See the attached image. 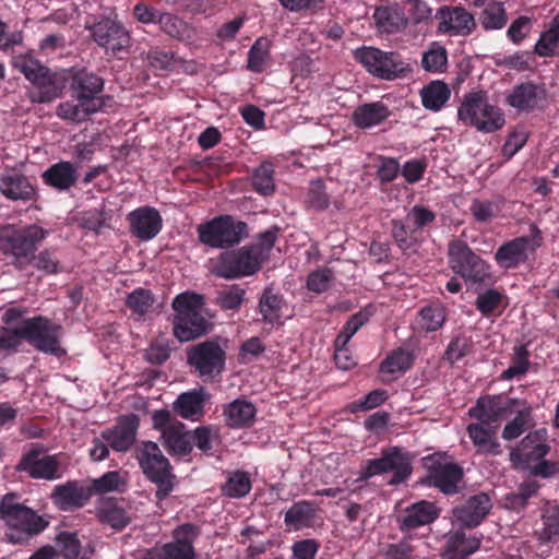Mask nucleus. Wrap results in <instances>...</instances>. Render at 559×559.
<instances>
[{
	"mask_svg": "<svg viewBox=\"0 0 559 559\" xmlns=\"http://www.w3.org/2000/svg\"><path fill=\"white\" fill-rule=\"evenodd\" d=\"M62 326L45 316H35L21 321L19 326L0 328V350L17 352L22 342L34 349L58 358L66 355L61 346Z\"/></svg>",
	"mask_w": 559,
	"mask_h": 559,
	"instance_id": "f257e3e1",
	"label": "nucleus"
},
{
	"mask_svg": "<svg viewBox=\"0 0 559 559\" xmlns=\"http://www.w3.org/2000/svg\"><path fill=\"white\" fill-rule=\"evenodd\" d=\"M0 519L7 526L4 540L13 545L28 543L49 525V522L36 511L20 503L15 493H7L2 497Z\"/></svg>",
	"mask_w": 559,
	"mask_h": 559,
	"instance_id": "f03ea898",
	"label": "nucleus"
},
{
	"mask_svg": "<svg viewBox=\"0 0 559 559\" xmlns=\"http://www.w3.org/2000/svg\"><path fill=\"white\" fill-rule=\"evenodd\" d=\"M203 305V296L195 293L185 292L174 298L173 333L178 341L189 342L212 330V323L202 312Z\"/></svg>",
	"mask_w": 559,
	"mask_h": 559,
	"instance_id": "7ed1b4c3",
	"label": "nucleus"
},
{
	"mask_svg": "<svg viewBox=\"0 0 559 559\" xmlns=\"http://www.w3.org/2000/svg\"><path fill=\"white\" fill-rule=\"evenodd\" d=\"M457 118L464 126L483 133H493L506 123L501 109L489 102L487 92L483 90L471 91L464 95L457 109Z\"/></svg>",
	"mask_w": 559,
	"mask_h": 559,
	"instance_id": "20e7f679",
	"label": "nucleus"
},
{
	"mask_svg": "<svg viewBox=\"0 0 559 559\" xmlns=\"http://www.w3.org/2000/svg\"><path fill=\"white\" fill-rule=\"evenodd\" d=\"M135 459L144 476L156 486V499H166L174 490L177 477L159 445L153 441H142L135 449Z\"/></svg>",
	"mask_w": 559,
	"mask_h": 559,
	"instance_id": "39448f33",
	"label": "nucleus"
},
{
	"mask_svg": "<svg viewBox=\"0 0 559 559\" xmlns=\"http://www.w3.org/2000/svg\"><path fill=\"white\" fill-rule=\"evenodd\" d=\"M13 66L32 83L33 90L29 92L32 103L48 104L61 96L63 84L58 73L44 66L32 53L17 56Z\"/></svg>",
	"mask_w": 559,
	"mask_h": 559,
	"instance_id": "423d86ee",
	"label": "nucleus"
},
{
	"mask_svg": "<svg viewBox=\"0 0 559 559\" xmlns=\"http://www.w3.org/2000/svg\"><path fill=\"white\" fill-rule=\"evenodd\" d=\"M414 455L401 447L382 449L381 456L365 461L360 479L367 480L373 476L392 473L390 485L396 486L405 483L413 473Z\"/></svg>",
	"mask_w": 559,
	"mask_h": 559,
	"instance_id": "0eeeda50",
	"label": "nucleus"
},
{
	"mask_svg": "<svg viewBox=\"0 0 559 559\" xmlns=\"http://www.w3.org/2000/svg\"><path fill=\"white\" fill-rule=\"evenodd\" d=\"M451 270L466 283L488 285L492 282L491 266L461 239H453L448 250Z\"/></svg>",
	"mask_w": 559,
	"mask_h": 559,
	"instance_id": "6e6552de",
	"label": "nucleus"
},
{
	"mask_svg": "<svg viewBox=\"0 0 559 559\" xmlns=\"http://www.w3.org/2000/svg\"><path fill=\"white\" fill-rule=\"evenodd\" d=\"M200 243L214 249H228L238 245L248 234L245 222L231 215H218L197 226Z\"/></svg>",
	"mask_w": 559,
	"mask_h": 559,
	"instance_id": "1a4fd4ad",
	"label": "nucleus"
},
{
	"mask_svg": "<svg viewBox=\"0 0 559 559\" xmlns=\"http://www.w3.org/2000/svg\"><path fill=\"white\" fill-rule=\"evenodd\" d=\"M187 365L204 383L213 382L226 365V352L216 340H205L186 349Z\"/></svg>",
	"mask_w": 559,
	"mask_h": 559,
	"instance_id": "9d476101",
	"label": "nucleus"
},
{
	"mask_svg": "<svg viewBox=\"0 0 559 559\" xmlns=\"http://www.w3.org/2000/svg\"><path fill=\"white\" fill-rule=\"evenodd\" d=\"M48 231L38 225H28L23 228H1V245L4 254L14 258V264L23 269L31 264V258L38 245L46 238Z\"/></svg>",
	"mask_w": 559,
	"mask_h": 559,
	"instance_id": "9b49d317",
	"label": "nucleus"
},
{
	"mask_svg": "<svg viewBox=\"0 0 559 559\" xmlns=\"http://www.w3.org/2000/svg\"><path fill=\"white\" fill-rule=\"evenodd\" d=\"M354 58L368 73L381 80L391 81L411 72L409 64L396 51H384L372 46H362L354 51Z\"/></svg>",
	"mask_w": 559,
	"mask_h": 559,
	"instance_id": "f8f14e48",
	"label": "nucleus"
},
{
	"mask_svg": "<svg viewBox=\"0 0 559 559\" xmlns=\"http://www.w3.org/2000/svg\"><path fill=\"white\" fill-rule=\"evenodd\" d=\"M84 27L90 32L93 41L107 55L117 56L130 46V33L117 15L100 16L93 22L86 21Z\"/></svg>",
	"mask_w": 559,
	"mask_h": 559,
	"instance_id": "ddd939ff",
	"label": "nucleus"
},
{
	"mask_svg": "<svg viewBox=\"0 0 559 559\" xmlns=\"http://www.w3.org/2000/svg\"><path fill=\"white\" fill-rule=\"evenodd\" d=\"M153 428L160 432L162 444L173 456H187L192 451L191 436L186 426L176 419L168 409L155 411L152 415Z\"/></svg>",
	"mask_w": 559,
	"mask_h": 559,
	"instance_id": "4468645a",
	"label": "nucleus"
},
{
	"mask_svg": "<svg viewBox=\"0 0 559 559\" xmlns=\"http://www.w3.org/2000/svg\"><path fill=\"white\" fill-rule=\"evenodd\" d=\"M262 262L248 246L222 252L213 265L217 277L234 280L250 276L260 271Z\"/></svg>",
	"mask_w": 559,
	"mask_h": 559,
	"instance_id": "2eb2a0df",
	"label": "nucleus"
},
{
	"mask_svg": "<svg viewBox=\"0 0 559 559\" xmlns=\"http://www.w3.org/2000/svg\"><path fill=\"white\" fill-rule=\"evenodd\" d=\"M46 451L40 443L32 444L31 449L22 454L16 469L33 479H59L62 476L60 454L50 455L46 454Z\"/></svg>",
	"mask_w": 559,
	"mask_h": 559,
	"instance_id": "dca6fc26",
	"label": "nucleus"
},
{
	"mask_svg": "<svg viewBox=\"0 0 559 559\" xmlns=\"http://www.w3.org/2000/svg\"><path fill=\"white\" fill-rule=\"evenodd\" d=\"M531 237L521 236L503 242L495 252L496 263L504 270H513L524 264L528 259V251H535L543 245L539 228L531 225Z\"/></svg>",
	"mask_w": 559,
	"mask_h": 559,
	"instance_id": "f3484780",
	"label": "nucleus"
},
{
	"mask_svg": "<svg viewBox=\"0 0 559 559\" xmlns=\"http://www.w3.org/2000/svg\"><path fill=\"white\" fill-rule=\"evenodd\" d=\"M437 31L449 36H468L477 27L474 15L462 5H442L435 15Z\"/></svg>",
	"mask_w": 559,
	"mask_h": 559,
	"instance_id": "a211bd4d",
	"label": "nucleus"
},
{
	"mask_svg": "<svg viewBox=\"0 0 559 559\" xmlns=\"http://www.w3.org/2000/svg\"><path fill=\"white\" fill-rule=\"evenodd\" d=\"M515 405H520V400L501 394L487 395L477 400L476 405L469 409V416L499 426L502 419L511 415Z\"/></svg>",
	"mask_w": 559,
	"mask_h": 559,
	"instance_id": "6ab92c4d",
	"label": "nucleus"
},
{
	"mask_svg": "<svg viewBox=\"0 0 559 559\" xmlns=\"http://www.w3.org/2000/svg\"><path fill=\"white\" fill-rule=\"evenodd\" d=\"M92 497V488L80 480H68L55 486L50 495L52 503L61 511L83 508Z\"/></svg>",
	"mask_w": 559,
	"mask_h": 559,
	"instance_id": "aec40b11",
	"label": "nucleus"
},
{
	"mask_svg": "<svg viewBox=\"0 0 559 559\" xmlns=\"http://www.w3.org/2000/svg\"><path fill=\"white\" fill-rule=\"evenodd\" d=\"M140 419L131 414L119 417L117 424L100 432V437L116 452H127L136 439Z\"/></svg>",
	"mask_w": 559,
	"mask_h": 559,
	"instance_id": "412c9836",
	"label": "nucleus"
},
{
	"mask_svg": "<svg viewBox=\"0 0 559 559\" xmlns=\"http://www.w3.org/2000/svg\"><path fill=\"white\" fill-rule=\"evenodd\" d=\"M103 90V78L86 69L76 71L72 76L71 91L79 102H85L100 109L104 106V99L100 96Z\"/></svg>",
	"mask_w": 559,
	"mask_h": 559,
	"instance_id": "4be33fe9",
	"label": "nucleus"
},
{
	"mask_svg": "<svg viewBox=\"0 0 559 559\" xmlns=\"http://www.w3.org/2000/svg\"><path fill=\"white\" fill-rule=\"evenodd\" d=\"M130 231L140 240L147 241L155 238L163 227L159 212L152 206H141L127 216Z\"/></svg>",
	"mask_w": 559,
	"mask_h": 559,
	"instance_id": "5701e85b",
	"label": "nucleus"
},
{
	"mask_svg": "<svg viewBox=\"0 0 559 559\" xmlns=\"http://www.w3.org/2000/svg\"><path fill=\"white\" fill-rule=\"evenodd\" d=\"M491 500L485 492L469 497L464 503L453 509V516L463 526L472 528L478 526L491 509Z\"/></svg>",
	"mask_w": 559,
	"mask_h": 559,
	"instance_id": "b1692460",
	"label": "nucleus"
},
{
	"mask_svg": "<svg viewBox=\"0 0 559 559\" xmlns=\"http://www.w3.org/2000/svg\"><path fill=\"white\" fill-rule=\"evenodd\" d=\"M464 476L463 468L453 462L433 463L428 469L429 484L438 488L444 495L459 492L460 483Z\"/></svg>",
	"mask_w": 559,
	"mask_h": 559,
	"instance_id": "393cba45",
	"label": "nucleus"
},
{
	"mask_svg": "<svg viewBox=\"0 0 559 559\" xmlns=\"http://www.w3.org/2000/svg\"><path fill=\"white\" fill-rule=\"evenodd\" d=\"M546 96V90L542 85L527 81L513 87L507 96V104L519 111L531 112L539 108Z\"/></svg>",
	"mask_w": 559,
	"mask_h": 559,
	"instance_id": "a878e982",
	"label": "nucleus"
},
{
	"mask_svg": "<svg viewBox=\"0 0 559 559\" xmlns=\"http://www.w3.org/2000/svg\"><path fill=\"white\" fill-rule=\"evenodd\" d=\"M372 19L380 34H396L408 24L404 9L397 2L376 7Z\"/></svg>",
	"mask_w": 559,
	"mask_h": 559,
	"instance_id": "bb28decb",
	"label": "nucleus"
},
{
	"mask_svg": "<svg viewBox=\"0 0 559 559\" xmlns=\"http://www.w3.org/2000/svg\"><path fill=\"white\" fill-rule=\"evenodd\" d=\"M498 425L485 420H477L467 426V433L478 453L499 454Z\"/></svg>",
	"mask_w": 559,
	"mask_h": 559,
	"instance_id": "cd10ccee",
	"label": "nucleus"
},
{
	"mask_svg": "<svg viewBox=\"0 0 559 559\" xmlns=\"http://www.w3.org/2000/svg\"><path fill=\"white\" fill-rule=\"evenodd\" d=\"M41 179L46 186L57 191H68L78 181V168L72 162L60 160L50 165L41 174Z\"/></svg>",
	"mask_w": 559,
	"mask_h": 559,
	"instance_id": "c85d7f7f",
	"label": "nucleus"
},
{
	"mask_svg": "<svg viewBox=\"0 0 559 559\" xmlns=\"http://www.w3.org/2000/svg\"><path fill=\"white\" fill-rule=\"evenodd\" d=\"M210 399L206 389H198L183 392L174 402V411L185 419H199L204 414V404Z\"/></svg>",
	"mask_w": 559,
	"mask_h": 559,
	"instance_id": "c756f323",
	"label": "nucleus"
},
{
	"mask_svg": "<svg viewBox=\"0 0 559 559\" xmlns=\"http://www.w3.org/2000/svg\"><path fill=\"white\" fill-rule=\"evenodd\" d=\"M255 415V405L242 397L234 400L223 408L224 421L233 429L251 427Z\"/></svg>",
	"mask_w": 559,
	"mask_h": 559,
	"instance_id": "7c9ffc66",
	"label": "nucleus"
},
{
	"mask_svg": "<svg viewBox=\"0 0 559 559\" xmlns=\"http://www.w3.org/2000/svg\"><path fill=\"white\" fill-rule=\"evenodd\" d=\"M439 516V511L432 502L421 500L405 509L400 522L402 532H409L432 523Z\"/></svg>",
	"mask_w": 559,
	"mask_h": 559,
	"instance_id": "2f4dec72",
	"label": "nucleus"
},
{
	"mask_svg": "<svg viewBox=\"0 0 559 559\" xmlns=\"http://www.w3.org/2000/svg\"><path fill=\"white\" fill-rule=\"evenodd\" d=\"M480 544V537H467L464 532L456 531L448 536L441 559H467L479 549Z\"/></svg>",
	"mask_w": 559,
	"mask_h": 559,
	"instance_id": "473e14b6",
	"label": "nucleus"
},
{
	"mask_svg": "<svg viewBox=\"0 0 559 559\" xmlns=\"http://www.w3.org/2000/svg\"><path fill=\"white\" fill-rule=\"evenodd\" d=\"M285 306L286 301L283 295L271 287L264 288L258 304V310L262 316V322L270 325L283 324L282 311Z\"/></svg>",
	"mask_w": 559,
	"mask_h": 559,
	"instance_id": "72a5a7b5",
	"label": "nucleus"
},
{
	"mask_svg": "<svg viewBox=\"0 0 559 559\" xmlns=\"http://www.w3.org/2000/svg\"><path fill=\"white\" fill-rule=\"evenodd\" d=\"M533 53L540 58L559 57V12L551 17L533 47Z\"/></svg>",
	"mask_w": 559,
	"mask_h": 559,
	"instance_id": "f704fd0d",
	"label": "nucleus"
},
{
	"mask_svg": "<svg viewBox=\"0 0 559 559\" xmlns=\"http://www.w3.org/2000/svg\"><path fill=\"white\" fill-rule=\"evenodd\" d=\"M391 111L382 102H373L358 106L353 112V122L360 129H369L385 121Z\"/></svg>",
	"mask_w": 559,
	"mask_h": 559,
	"instance_id": "c9c22d12",
	"label": "nucleus"
},
{
	"mask_svg": "<svg viewBox=\"0 0 559 559\" xmlns=\"http://www.w3.org/2000/svg\"><path fill=\"white\" fill-rule=\"evenodd\" d=\"M508 305V297L496 288L485 289L475 300L476 309L487 319L500 317Z\"/></svg>",
	"mask_w": 559,
	"mask_h": 559,
	"instance_id": "e433bc0d",
	"label": "nucleus"
},
{
	"mask_svg": "<svg viewBox=\"0 0 559 559\" xmlns=\"http://www.w3.org/2000/svg\"><path fill=\"white\" fill-rule=\"evenodd\" d=\"M0 192L10 200L28 201L33 198L35 190L24 175H8L0 179Z\"/></svg>",
	"mask_w": 559,
	"mask_h": 559,
	"instance_id": "4c0bfd02",
	"label": "nucleus"
},
{
	"mask_svg": "<svg viewBox=\"0 0 559 559\" xmlns=\"http://www.w3.org/2000/svg\"><path fill=\"white\" fill-rule=\"evenodd\" d=\"M316 508L313 503L302 500L295 502L285 513V525L295 531L313 526Z\"/></svg>",
	"mask_w": 559,
	"mask_h": 559,
	"instance_id": "58836bf2",
	"label": "nucleus"
},
{
	"mask_svg": "<svg viewBox=\"0 0 559 559\" xmlns=\"http://www.w3.org/2000/svg\"><path fill=\"white\" fill-rule=\"evenodd\" d=\"M536 439V435H527L522 439L520 447L516 451L511 453V457L514 462L520 464L523 469L528 468L534 463L546 457L550 452L549 444H538L536 447L528 448V443H532V439Z\"/></svg>",
	"mask_w": 559,
	"mask_h": 559,
	"instance_id": "ea45409f",
	"label": "nucleus"
},
{
	"mask_svg": "<svg viewBox=\"0 0 559 559\" xmlns=\"http://www.w3.org/2000/svg\"><path fill=\"white\" fill-rule=\"evenodd\" d=\"M447 320V309L440 302H430L423 307L417 316L419 329L426 333L440 330Z\"/></svg>",
	"mask_w": 559,
	"mask_h": 559,
	"instance_id": "a19ab883",
	"label": "nucleus"
},
{
	"mask_svg": "<svg viewBox=\"0 0 559 559\" xmlns=\"http://www.w3.org/2000/svg\"><path fill=\"white\" fill-rule=\"evenodd\" d=\"M421 104L426 109L439 111L451 96L449 86L442 81H432L420 91Z\"/></svg>",
	"mask_w": 559,
	"mask_h": 559,
	"instance_id": "79ce46f5",
	"label": "nucleus"
},
{
	"mask_svg": "<svg viewBox=\"0 0 559 559\" xmlns=\"http://www.w3.org/2000/svg\"><path fill=\"white\" fill-rule=\"evenodd\" d=\"M520 405L523 407L516 412L515 417L509 421L503 430L502 438L504 440H513L519 438L523 432L534 426V419L532 416L533 408L527 405L526 402L520 401Z\"/></svg>",
	"mask_w": 559,
	"mask_h": 559,
	"instance_id": "37998d69",
	"label": "nucleus"
},
{
	"mask_svg": "<svg viewBox=\"0 0 559 559\" xmlns=\"http://www.w3.org/2000/svg\"><path fill=\"white\" fill-rule=\"evenodd\" d=\"M415 361L414 354L403 347L392 350L380 364V371L394 374L409 370Z\"/></svg>",
	"mask_w": 559,
	"mask_h": 559,
	"instance_id": "c03bdc74",
	"label": "nucleus"
},
{
	"mask_svg": "<svg viewBox=\"0 0 559 559\" xmlns=\"http://www.w3.org/2000/svg\"><path fill=\"white\" fill-rule=\"evenodd\" d=\"M540 486L536 480L523 481L515 492L507 493L503 497V507L512 511H521L525 509L530 498L535 496Z\"/></svg>",
	"mask_w": 559,
	"mask_h": 559,
	"instance_id": "a18cd8bd",
	"label": "nucleus"
},
{
	"mask_svg": "<svg viewBox=\"0 0 559 559\" xmlns=\"http://www.w3.org/2000/svg\"><path fill=\"white\" fill-rule=\"evenodd\" d=\"M252 488L251 478L248 472L237 469L228 473L225 484L222 486V491L229 498H243Z\"/></svg>",
	"mask_w": 559,
	"mask_h": 559,
	"instance_id": "49530a36",
	"label": "nucleus"
},
{
	"mask_svg": "<svg viewBox=\"0 0 559 559\" xmlns=\"http://www.w3.org/2000/svg\"><path fill=\"white\" fill-rule=\"evenodd\" d=\"M155 302V296L152 290L138 287L128 294L126 298V307L131 311L132 316H136L140 320L144 318L152 309Z\"/></svg>",
	"mask_w": 559,
	"mask_h": 559,
	"instance_id": "de8ad7c7",
	"label": "nucleus"
},
{
	"mask_svg": "<svg viewBox=\"0 0 559 559\" xmlns=\"http://www.w3.org/2000/svg\"><path fill=\"white\" fill-rule=\"evenodd\" d=\"M251 186L257 193L263 197L275 192L274 167L272 163L264 162L253 169Z\"/></svg>",
	"mask_w": 559,
	"mask_h": 559,
	"instance_id": "09e8293b",
	"label": "nucleus"
},
{
	"mask_svg": "<svg viewBox=\"0 0 559 559\" xmlns=\"http://www.w3.org/2000/svg\"><path fill=\"white\" fill-rule=\"evenodd\" d=\"M480 24L485 31L502 29L508 23V14L503 2L489 3L480 13Z\"/></svg>",
	"mask_w": 559,
	"mask_h": 559,
	"instance_id": "8fccbe9b",
	"label": "nucleus"
},
{
	"mask_svg": "<svg viewBox=\"0 0 559 559\" xmlns=\"http://www.w3.org/2000/svg\"><path fill=\"white\" fill-rule=\"evenodd\" d=\"M271 43L266 37H259L248 51L247 69L254 73H261L270 58Z\"/></svg>",
	"mask_w": 559,
	"mask_h": 559,
	"instance_id": "3c124183",
	"label": "nucleus"
},
{
	"mask_svg": "<svg viewBox=\"0 0 559 559\" xmlns=\"http://www.w3.org/2000/svg\"><path fill=\"white\" fill-rule=\"evenodd\" d=\"M200 534L201 528L199 525L194 523H185L174 528L171 533V543L195 558L197 554L193 544Z\"/></svg>",
	"mask_w": 559,
	"mask_h": 559,
	"instance_id": "603ef678",
	"label": "nucleus"
},
{
	"mask_svg": "<svg viewBox=\"0 0 559 559\" xmlns=\"http://www.w3.org/2000/svg\"><path fill=\"white\" fill-rule=\"evenodd\" d=\"M98 110L99 109H97V107L92 106L85 102H79V104L64 102L58 106L57 114L62 119L81 122L87 119L90 115L95 114Z\"/></svg>",
	"mask_w": 559,
	"mask_h": 559,
	"instance_id": "864d4df0",
	"label": "nucleus"
},
{
	"mask_svg": "<svg viewBox=\"0 0 559 559\" xmlns=\"http://www.w3.org/2000/svg\"><path fill=\"white\" fill-rule=\"evenodd\" d=\"M530 367V352L526 345L514 347L511 365L506 369L501 378L503 380H512L527 372Z\"/></svg>",
	"mask_w": 559,
	"mask_h": 559,
	"instance_id": "5fc2aeb1",
	"label": "nucleus"
},
{
	"mask_svg": "<svg viewBox=\"0 0 559 559\" xmlns=\"http://www.w3.org/2000/svg\"><path fill=\"white\" fill-rule=\"evenodd\" d=\"M469 211L477 223H489L499 215L501 205L496 200L474 199Z\"/></svg>",
	"mask_w": 559,
	"mask_h": 559,
	"instance_id": "6e6d98bb",
	"label": "nucleus"
},
{
	"mask_svg": "<svg viewBox=\"0 0 559 559\" xmlns=\"http://www.w3.org/2000/svg\"><path fill=\"white\" fill-rule=\"evenodd\" d=\"M139 559H194V557L169 542L144 550Z\"/></svg>",
	"mask_w": 559,
	"mask_h": 559,
	"instance_id": "4d7b16f0",
	"label": "nucleus"
},
{
	"mask_svg": "<svg viewBox=\"0 0 559 559\" xmlns=\"http://www.w3.org/2000/svg\"><path fill=\"white\" fill-rule=\"evenodd\" d=\"M157 24H159L160 29L165 34L173 38L182 40L186 37H189L188 24L177 15L164 12L160 16H158Z\"/></svg>",
	"mask_w": 559,
	"mask_h": 559,
	"instance_id": "13d9d810",
	"label": "nucleus"
},
{
	"mask_svg": "<svg viewBox=\"0 0 559 559\" xmlns=\"http://www.w3.org/2000/svg\"><path fill=\"white\" fill-rule=\"evenodd\" d=\"M392 237L403 251L413 249L417 243L416 233H413L412 225L406 221H392Z\"/></svg>",
	"mask_w": 559,
	"mask_h": 559,
	"instance_id": "bf43d9fd",
	"label": "nucleus"
},
{
	"mask_svg": "<svg viewBox=\"0 0 559 559\" xmlns=\"http://www.w3.org/2000/svg\"><path fill=\"white\" fill-rule=\"evenodd\" d=\"M246 290L234 284L217 293L216 305L222 310H237L245 300Z\"/></svg>",
	"mask_w": 559,
	"mask_h": 559,
	"instance_id": "052dcab7",
	"label": "nucleus"
},
{
	"mask_svg": "<svg viewBox=\"0 0 559 559\" xmlns=\"http://www.w3.org/2000/svg\"><path fill=\"white\" fill-rule=\"evenodd\" d=\"M437 215L424 205H414L406 215V222L412 225L413 233H418L431 226Z\"/></svg>",
	"mask_w": 559,
	"mask_h": 559,
	"instance_id": "680f3d73",
	"label": "nucleus"
},
{
	"mask_svg": "<svg viewBox=\"0 0 559 559\" xmlns=\"http://www.w3.org/2000/svg\"><path fill=\"white\" fill-rule=\"evenodd\" d=\"M170 341L159 335L152 341L148 348L144 353L145 359L153 365H162L170 357Z\"/></svg>",
	"mask_w": 559,
	"mask_h": 559,
	"instance_id": "e2e57ef3",
	"label": "nucleus"
},
{
	"mask_svg": "<svg viewBox=\"0 0 559 559\" xmlns=\"http://www.w3.org/2000/svg\"><path fill=\"white\" fill-rule=\"evenodd\" d=\"M280 230L281 229L277 226H272L270 229L264 230L258 235L255 243L248 246L254 251V254L262 263L265 259H267L272 248L274 247Z\"/></svg>",
	"mask_w": 559,
	"mask_h": 559,
	"instance_id": "0e129e2a",
	"label": "nucleus"
},
{
	"mask_svg": "<svg viewBox=\"0 0 559 559\" xmlns=\"http://www.w3.org/2000/svg\"><path fill=\"white\" fill-rule=\"evenodd\" d=\"M448 53L443 46L433 44L428 51L423 55L421 66L429 72H441L447 67Z\"/></svg>",
	"mask_w": 559,
	"mask_h": 559,
	"instance_id": "69168bd1",
	"label": "nucleus"
},
{
	"mask_svg": "<svg viewBox=\"0 0 559 559\" xmlns=\"http://www.w3.org/2000/svg\"><path fill=\"white\" fill-rule=\"evenodd\" d=\"M533 19L526 15L516 17L507 31V37L514 45H521L531 35Z\"/></svg>",
	"mask_w": 559,
	"mask_h": 559,
	"instance_id": "338daca9",
	"label": "nucleus"
},
{
	"mask_svg": "<svg viewBox=\"0 0 559 559\" xmlns=\"http://www.w3.org/2000/svg\"><path fill=\"white\" fill-rule=\"evenodd\" d=\"M308 205L314 211L321 212L329 207L330 199L325 191V183L322 179L311 181L307 193Z\"/></svg>",
	"mask_w": 559,
	"mask_h": 559,
	"instance_id": "774afa93",
	"label": "nucleus"
}]
</instances>
